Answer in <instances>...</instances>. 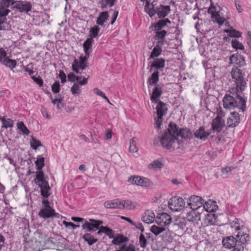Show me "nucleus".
Instances as JSON below:
<instances>
[{
	"instance_id": "nucleus-1",
	"label": "nucleus",
	"mask_w": 251,
	"mask_h": 251,
	"mask_svg": "<svg viewBox=\"0 0 251 251\" xmlns=\"http://www.w3.org/2000/svg\"><path fill=\"white\" fill-rule=\"evenodd\" d=\"M229 224L232 235L223 239L224 247L231 249L232 251H243L244 245L250 239L245 223L240 219L234 218L233 220H230Z\"/></svg>"
},
{
	"instance_id": "nucleus-2",
	"label": "nucleus",
	"mask_w": 251,
	"mask_h": 251,
	"mask_svg": "<svg viewBox=\"0 0 251 251\" xmlns=\"http://www.w3.org/2000/svg\"><path fill=\"white\" fill-rule=\"evenodd\" d=\"M232 96L230 94H226L223 100L224 108L226 109H233L239 107L242 111L245 110L246 106V100L240 95V92L232 93Z\"/></svg>"
},
{
	"instance_id": "nucleus-3",
	"label": "nucleus",
	"mask_w": 251,
	"mask_h": 251,
	"mask_svg": "<svg viewBox=\"0 0 251 251\" xmlns=\"http://www.w3.org/2000/svg\"><path fill=\"white\" fill-rule=\"evenodd\" d=\"M176 125L173 122L170 123L167 131L162 135L160 142L163 147L167 149L172 147L175 148L176 143L179 145V141L177 140Z\"/></svg>"
},
{
	"instance_id": "nucleus-4",
	"label": "nucleus",
	"mask_w": 251,
	"mask_h": 251,
	"mask_svg": "<svg viewBox=\"0 0 251 251\" xmlns=\"http://www.w3.org/2000/svg\"><path fill=\"white\" fill-rule=\"evenodd\" d=\"M231 75L235 83L236 87L230 88V91L232 93H242L247 85V79L245 77L244 72L238 67H233L231 71Z\"/></svg>"
},
{
	"instance_id": "nucleus-5",
	"label": "nucleus",
	"mask_w": 251,
	"mask_h": 251,
	"mask_svg": "<svg viewBox=\"0 0 251 251\" xmlns=\"http://www.w3.org/2000/svg\"><path fill=\"white\" fill-rule=\"evenodd\" d=\"M172 221L171 216L166 213H161L157 215L155 222L158 226L153 225L151 228V231L157 236L166 230L165 226H168Z\"/></svg>"
},
{
	"instance_id": "nucleus-6",
	"label": "nucleus",
	"mask_w": 251,
	"mask_h": 251,
	"mask_svg": "<svg viewBox=\"0 0 251 251\" xmlns=\"http://www.w3.org/2000/svg\"><path fill=\"white\" fill-rule=\"evenodd\" d=\"M112 243L115 245L121 246L116 251H136L135 247L133 244H126L125 243L128 241V238L123 235L118 234L116 237L112 238Z\"/></svg>"
},
{
	"instance_id": "nucleus-7",
	"label": "nucleus",
	"mask_w": 251,
	"mask_h": 251,
	"mask_svg": "<svg viewBox=\"0 0 251 251\" xmlns=\"http://www.w3.org/2000/svg\"><path fill=\"white\" fill-rule=\"evenodd\" d=\"M157 116L154 117V125L158 129H160L163 121V116H164L168 110L166 103L159 101L156 107Z\"/></svg>"
},
{
	"instance_id": "nucleus-8",
	"label": "nucleus",
	"mask_w": 251,
	"mask_h": 251,
	"mask_svg": "<svg viewBox=\"0 0 251 251\" xmlns=\"http://www.w3.org/2000/svg\"><path fill=\"white\" fill-rule=\"evenodd\" d=\"M168 204L171 210L174 211H178L184 208L185 202L182 198L175 196L170 200Z\"/></svg>"
},
{
	"instance_id": "nucleus-9",
	"label": "nucleus",
	"mask_w": 251,
	"mask_h": 251,
	"mask_svg": "<svg viewBox=\"0 0 251 251\" xmlns=\"http://www.w3.org/2000/svg\"><path fill=\"white\" fill-rule=\"evenodd\" d=\"M128 181L132 184L142 187H150L152 184V182L148 178L138 176H132L129 177Z\"/></svg>"
},
{
	"instance_id": "nucleus-10",
	"label": "nucleus",
	"mask_w": 251,
	"mask_h": 251,
	"mask_svg": "<svg viewBox=\"0 0 251 251\" xmlns=\"http://www.w3.org/2000/svg\"><path fill=\"white\" fill-rule=\"evenodd\" d=\"M204 202V200L201 197L193 195L189 197L187 201V206L190 207L192 210H196L201 208Z\"/></svg>"
},
{
	"instance_id": "nucleus-11",
	"label": "nucleus",
	"mask_w": 251,
	"mask_h": 251,
	"mask_svg": "<svg viewBox=\"0 0 251 251\" xmlns=\"http://www.w3.org/2000/svg\"><path fill=\"white\" fill-rule=\"evenodd\" d=\"M89 220L90 222L86 221L82 226V229H86L87 231H96L99 228V226L102 224V221L100 220L93 219H89Z\"/></svg>"
},
{
	"instance_id": "nucleus-12",
	"label": "nucleus",
	"mask_w": 251,
	"mask_h": 251,
	"mask_svg": "<svg viewBox=\"0 0 251 251\" xmlns=\"http://www.w3.org/2000/svg\"><path fill=\"white\" fill-rule=\"evenodd\" d=\"M240 123V118L237 112H232L226 120V126L228 127H235Z\"/></svg>"
},
{
	"instance_id": "nucleus-13",
	"label": "nucleus",
	"mask_w": 251,
	"mask_h": 251,
	"mask_svg": "<svg viewBox=\"0 0 251 251\" xmlns=\"http://www.w3.org/2000/svg\"><path fill=\"white\" fill-rule=\"evenodd\" d=\"M14 7L20 12L27 13L31 11L32 4L30 2L16 1H14Z\"/></svg>"
},
{
	"instance_id": "nucleus-14",
	"label": "nucleus",
	"mask_w": 251,
	"mask_h": 251,
	"mask_svg": "<svg viewBox=\"0 0 251 251\" xmlns=\"http://www.w3.org/2000/svg\"><path fill=\"white\" fill-rule=\"evenodd\" d=\"M225 126V122L219 117H216L213 120L211 127L214 131L219 132Z\"/></svg>"
},
{
	"instance_id": "nucleus-15",
	"label": "nucleus",
	"mask_w": 251,
	"mask_h": 251,
	"mask_svg": "<svg viewBox=\"0 0 251 251\" xmlns=\"http://www.w3.org/2000/svg\"><path fill=\"white\" fill-rule=\"evenodd\" d=\"M37 185L39 186L41 189V195L44 198H47L50 195L49 191L50 190L49 183L46 179L40 181L38 183H36Z\"/></svg>"
},
{
	"instance_id": "nucleus-16",
	"label": "nucleus",
	"mask_w": 251,
	"mask_h": 251,
	"mask_svg": "<svg viewBox=\"0 0 251 251\" xmlns=\"http://www.w3.org/2000/svg\"><path fill=\"white\" fill-rule=\"evenodd\" d=\"M162 94V88L160 85H156L153 89L151 96V100L152 102L157 103Z\"/></svg>"
},
{
	"instance_id": "nucleus-17",
	"label": "nucleus",
	"mask_w": 251,
	"mask_h": 251,
	"mask_svg": "<svg viewBox=\"0 0 251 251\" xmlns=\"http://www.w3.org/2000/svg\"><path fill=\"white\" fill-rule=\"evenodd\" d=\"M39 215L40 217L47 219L52 217H57L58 214L56 213L54 210L52 208H50V209L42 208L39 212Z\"/></svg>"
},
{
	"instance_id": "nucleus-18",
	"label": "nucleus",
	"mask_w": 251,
	"mask_h": 251,
	"mask_svg": "<svg viewBox=\"0 0 251 251\" xmlns=\"http://www.w3.org/2000/svg\"><path fill=\"white\" fill-rule=\"evenodd\" d=\"M210 132L209 130H206L204 126H201L194 132V136L196 138L202 140H205L209 135Z\"/></svg>"
},
{
	"instance_id": "nucleus-19",
	"label": "nucleus",
	"mask_w": 251,
	"mask_h": 251,
	"mask_svg": "<svg viewBox=\"0 0 251 251\" xmlns=\"http://www.w3.org/2000/svg\"><path fill=\"white\" fill-rule=\"evenodd\" d=\"M9 10L1 5L0 7V30L4 29L7 23L5 22V16L9 12Z\"/></svg>"
},
{
	"instance_id": "nucleus-20",
	"label": "nucleus",
	"mask_w": 251,
	"mask_h": 251,
	"mask_svg": "<svg viewBox=\"0 0 251 251\" xmlns=\"http://www.w3.org/2000/svg\"><path fill=\"white\" fill-rule=\"evenodd\" d=\"M171 11L170 6H164L160 4L158 7L156 8V13L158 17L160 18H164L167 16Z\"/></svg>"
},
{
	"instance_id": "nucleus-21",
	"label": "nucleus",
	"mask_w": 251,
	"mask_h": 251,
	"mask_svg": "<svg viewBox=\"0 0 251 251\" xmlns=\"http://www.w3.org/2000/svg\"><path fill=\"white\" fill-rule=\"evenodd\" d=\"M104 206L106 208L122 209V200L115 199L107 201L104 203Z\"/></svg>"
},
{
	"instance_id": "nucleus-22",
	"label": "nucleus",
	"mask_w": 251,
	"mask_h": 251,
	"mask_svg": "<svg viewBox=\"0 0 251 251\" xmlns=\"http://www.w3.org/2000/svg\"><path fill=\"white\" fill-rule=\"evenodd\" d=\"M165 60L162 58H158L155 59L151 65L150 72H151L152 69H154L156 71L162 70L165 67Z\"/></svg>"
},
{
	"instance_id": "nucleus-23",
	"label": "nucleus",
	"mask_w": 251,
	"mask_h": 251,
	"mask_svg": "<svg viewBox=\"0 0 251 251\" xmlns=\"http://www.w3.org/2000/svg\"><path fill=\"white\" fill-rule=\"evenodd\" d=\"M178 127L176 125V133L177 134V138L178 136L184 139H190L192 137V133L190 129L185 127L180 128L179 130H178Z\"/></svg>"
},
{
	"instance_id": "nucleus-24",
	"label": "nucleus",
	"mask_w": 251,
	"mask_h": 251,
	"mask_svg": "<svg viewBox=\"0 0 251 251\" xmlns=\"http://www.w3.org/2000/svg\"><path fill=\"white\" fill-rule=\"evenodd\" d=\"M186 219L190 222L197 223L201 220V214L198 211L192 210L187 213Z\"/></svg>"
},
{
	"instance_id": "nucleus-25",
	"label": "nucleus",
	"mask_w": 251,
	"mask_h": 251,
	"mask_svg": "<svg viewBox=\"0 0 251 251\" xmlns=\"http://www.w3.org/2000/svg\"><path fill=\"white\" fill-rule=\"evenodd\" d=\"M155 218V214L152 211L148 210H146L142 216V221L147 224L152 223Z\"/></svg>"
},
{
	"instance_id": "nucleus-26",
	"label": "nucleus",
	"mask_w": 251,
	"mask_h": 251,
	"mask_svg": "<svg viewBox=\"0 0 251 251\" xmlns=\"http://www.w3.org/2000/svg\"><path fill=\"white\" fill-rule=\"evenodd\" d=\"M230 62L239 66H242L245 64V60L242 55L239 54H232L229 58Z\"/></svg>"
},
{
	"instance_id": "nucleus-27",
	"label": "nucleus",
	"mask_w": 251,
	"mask_h": 251,
	"mask_svg": "<svg viewBox=\"0 0 251 251\" xmlns=\"http://www.w3.org/2000/svg\"><path fill=\"white\" fill-rule=\"evenodd\" d=\"M138 203L129 200H122V209L134 210L139 206Z\"/></svg>"
},
{
	"instance_id": "nucleus-28",
	"label": "nucleus",
	"mask_w": 251,
	"mask_h": 251,
	"mask_svg": "<svg viewBox=\"0 0 251 251\" xmlns=\"http://www.w3.org/2000/svg\"><path fill=\"white\" fill-rule=\"evenodd\" d=\"M87 67V63L80 64L78 60L75 58L72 64V70L76 74H81L79 70H83Z\"/></svg>"
},
{
	"instance_id": "nucleus-29",
	"label": "nucleus",
	"mask_w": 251,
	"mask_h": 251,
	"mask_svg": "<svg viewBox=\"0 0 251 251\" xmlns=\"http://www.w3.org/2000/svg\"><path fill=\"white\" fill-rule=\"evenodd\" d=\"M159 80V72L158 71L154 72L151 77L148 78L147 83L148 85H156Z\"/></svg>"
},
{
	"instance_id": "nucleus-30",
	"label": "nucleus",
	"mask_w": 251,
	"mask_h": 251,
	"mask_svg": "<svg viewBox=\"0 0 251 251\" xmlns=\"http://www.w3.org/2000/svg\"><path fill=\"white\" fill-rule=\"evenodd\" d=\"M109 17L107 12L104 11L101 12L99 16L97 18L96 23L97 25L102 26L104 23L106 21Z\"/></svg>"
},
{
	"instance_id": "nucleus-31",
	"label": "nucleus",
	"mask_w": 251,
	"mask_h": 251,
	"mask_svg": "<svg viewBox=\"0 0 251 251\" xmlns=\"http://www.w3.org/2000/svg\"><path fill=\"white\" fill-rule=\"evenodd\" d=\"M93 40L92 38H88L83 43V47L85 53H89L91 51L92 42Z\"/></svg>"
},
{
	"instance_id": "nucleus-32",
	"label": "nucleus",
	"mask_w": 251,
	"mask_h": 251,
	"mask_svg": "<svg viewBox=\"0 0 251 251\" xmlns=\"http://www.w3.org/2000/svg\"><path fill=\"white\" fill-rule=\"evenodd\" d=\"M145 11L151 17H152L155 14L156 8L154 9L153 5L150 4V1H147L145 6Z\"/></svg>"
},
{
	"instance_id": "nucleus-33",
	"label": "nucleus",
	"mask_w": 251,
	"mask_h": 251,
	"mask_svg": "<svg viewBox=\"0 0 251 251\" xmlns=\"http://www.w3.org/2000/svg\"><path fill=\"white\" fill-rule=\"evenodd\" d=\"M1 64L12 69L16 67L17 62L15 60L9 59L7 56L4 58V60Z\"/></svg>"
},
{
	"instance_id": "nucleus-34",
	"label": "nucleus",
	"mask_w": 251,
	"mask_h": 251,
	"mask_svg": "<svg viewBox=\"0 0 251 251\" xmlns=\"http://www.w3.org/2000/svg\"><path fill=\"white\" fill-rule=\"evenodd\" d=\"M83 239L85 240V241L87 242L90 246L95 244L98 241L97 239L95 238L90 233L84 234L83 236Z\"/></svg>"
},
{
	"instance_id": "nucleus-35",
	"label": "nucleus",
	"mask_w": 251,
	"mask_h": 251,
	"mask_svg": "<svg viewBox=\"0 0 251 251\" xmlns=\"http://www.w3.org/2000/svg\"><path fill=\"white\" fill-rule=\"evenodd\" d=\"M157 31L156 32V34H155V37L157 39L162 40H160V41H158V45H162L163 42V39L165 37V36L166 35L167 32L164 30H163L161 31H159V30H157Z\"/></svg>"
},
{
	"instance_id": "nucleus-36",
	"label": "nucleus",
	"mask_w": 251,
	"mask_h": 251,
	"mask_svg": "<svg viewBox=\"0 0 251 251\" xmlns=\"http://www.w3.org/2000/svg\"><path fill=\"white\" fill-rule=\"evenodd\" d=\"M0 120L2 122V127L5 128L11 127L13 126V121L9 118H0Z\"/></svg>"
},
{
	"instance_id": "nucleus-37",
	"label": "nucleus",
	"mask_w": 251,
	"mask_h": 251,
	"mask_svg": "<svg viewBox=\"0 0 251 251\" xmlns=\"http://www.w3.org/2000/svg\"><path fill=\"white\" fill-rule=\"evenodd\" d=\"M137 139L136 138H133L130 141V146L129 148V151L130 152H136L138 150V148L137 147Z\"/></svg>"
},
{
	"instance_id": "nucleus-38",
	"label": "nucleus",
	"mask_w": 251,
	"mask_h": 251,
	"mask_svg": "<svg viewBox=\"0 0 251 251\" xmlns=\"http://www.w3.org/2000/svg\"><path fill=\"white\" fill-rule=\"evenodd\" d=\"M159 45L158 44V46L153 48L150 56V58H154L158 57L161 54L162 49L161 47H159Z\"/></svg>"
},
{
	"instance_id": "nucleus-39",
	"label": "nucleus",
	"mask_w": 251,
	"mask_h": 251,
	"mask_svg": "<svg viewBox=\"0 0 251 251\" xmlns=\"http://www.w3.org/2000/svg\"><path fill=\"white\" fill-rule=\"evenodd\" d=\"M100 31V28L97 25H95L94 26L91 27L89 31V35L90 36V38H92L93 39V38L96 37L98 36Z\"/></svg>"
},
{
	"instance_id": "nucleus-40",
	"label": "nucleus",
	"mask_w": 251,
	"mask_h": 251,
	"mask_svg": "<svg viewBox=\"0 0 251 251\" xmlns=\"http://www.w3.org/2000/svg\"><path fill=\"white\" fill-rule=\"evenodd\" d=\"M30 144L31 147L34 150H36L39 147L42 146L41 142L33 137H31V138L30 140Z\"/></svg>"
},
{
	"instance_id": "nucleus-41",
	"label": "nucleus",
	"mask_w": 251,
	"mask_h": 251,
	"mask_svg": "<svg viewBox=\"0 0 251 251\" xmlns=\"http://www.w3.org/2000/svg\"><path fill=\"white\" fill-rule=\"evenodd\" d=\"M45 179H46L43 172L41 170L37 171L36 178L34 180L35 183L43 181Z\"/></svg>"
},
{
	"instance_id": "nucleus-42",
	"label": "nucleus",
	"mask_w": 251,
	"mask_h": 251,
	"mask_svg": "<svg viewBox=\"0 0 251 251\" xmlns=\"http://www.w3.org/2000/svg\"><path fill=\"white\" fill-rule=\"evenodd\" d=\"M17 126L18 128L23 132V134H25L26 135L29 134V130L27 128V127L25 126L24 123L23 122H18L17 123Z\"/></svg>"
},
{
	"instance_id": "nucleus-43",
	"label": "nucleus",
	"mask_w": 251,
	"mask_h": 251,
	"mask_svg": "<svg viewBox=\"0 0 251 251\" xmlns=\"http://www.w3.org/2000/svg\"><path fill=\"white\" fill-rule=\"evenodd\" d=\"M162 166V164L161 162L158 160H155L149 165L148 168L150 169H155L157 168H161Z\"/></svg>"
},
{
	"instance_id": "nucleus-44",
	"label": "nucleus",
	"mask_w": 251,
	"mask_h": 251,
	"mask_svg": "<svg viewBox=\"0 0 251 251\" xmlns=\"http://www.w3.org/2000/svg\"><path fill=\"white\" fill-rule=\"evenodd\" d=\"M225 32L228 33L229 36L231 37H239L241 36L240 32L234 29H226Z\"/></svg>"
},
{
	"instance_id": "nucleus-45",
	"label": "nucleus",
	"mask_w": 251,
	"mask_h": 251,
	"mask_svg": "<svg viewBox=\"0 0 251 251\" xmlns=\"http://www.w3.org/2000/svg\"><path fill=\"white\" fill-rule=\"evenodd\" d=\"M102 229L103 233L108 236L109 238H114V231L112 229L104 226H103Z\"/></svg>"
},
{
	"instance_id": "nucleus-46",
	"label": "nucleus",
	"mask_w": 251,
	"mask_h": 251,
	"mask_svg": "<svg viewBox=\"0 0 251 251\" xmlns=\"http://www.w3.org/2000/svg\"><path fill=\"white\" fill-rule=\"evenodd\" d=\"M35 164L37 167L38 170H41L44 166V158L43 157L37 158L35 161Z\"/></svg>"
},
{
	"instance_id": "nucleus-47",
	"label": "nucleus",
	"mask_w": 251,
	"mask_h": 251,
	"mask_svg": "<svg viewBox=\"0 0 251 251\" xmlns=\"http://www.w3.org/2000/svg\"><path fill=\"white\" fill-rule=\"evenodd\" d=\"M82 75L76 76L74 73H70L68 75V79L69 81L74 82L76 80L82 79Z\"/></svg>"
},
{
	"instance_id": "nucleus-48",
	"label": "nucleus",
	"mask_w": 251,
	"mask_h": 251,
	"mask_svg": "<svg viewBox=\"0 0 251 251\" xmlns=\"http://www.w3.org/2000/svg\"><path fill=\"white\" fill-rule=\"evenodd\" d=\"M231 45L232 47L234 49L240 50L244 49V46L236 39H234L232 41Z\"/></svg>"
},
{
	"instance_id": "nucleus-49",
	"label": "nucleus",
	"mask_w": 251,
	"mask_h": 251,
	"mask_svg": "<svg viewBox=\"0 0 251 251\" xmlns=\"http://www.w3.org/2000/svg\"><path fill=\"white\" fill-rule=\"evenodd\" d=\"M175 225L180 228H183L186 226V220L184 218H179L176 220Z\"/></svg>"
},
{
	"instance_id": "nucleus-50",
	"label": "nucleus",
	"mask_w": 251,
	"mask_h": 251,
	"mask_svg": "<svg viewBox=\"0 0 251 251\" xmlns=\"http://www.w3.org/2000/svg\"><path fill=\"white\" fill-rule=\"evenodd\" d=\"M140 246L141 248H145L147 246V240L143 234H141L139 237Z\"/></svg>"
},
{
	"instance_id": "nucleus-51",
	"label": "nucleus",
	"mask_w": 251,
	"mask_h": 251,
	"mask_svg": "<svg viewBox=\"0 0 251 251\" xmlns=\"http://www.w3.org/2000/svg\"><path fill=\"white\" fill-rule=\"evenodd\" d=\"M166 25L165 21L163 20H159L154 25V28L156 30H160L163 27Z\"/></svg>"
},
{
	"instance_id": "nucleus-52",
	"label": "nucleus",
	"mask_w": 251,
	"mask_h": 251,
	"mask_svg": "<svg viewBox=\"0 0 251 251\" xmlns=\"http://www.w3.org/2000/svg\"><path fill=\"white\" fill-rule=\"evenodd\" d=\"M89 77V76L87 75L84 76H82V79L76 80V81H77V83L76 84H78V85H85L87 84Z\"/></svg>"
},
{
	"instance_id": "nucleus-53",
	"label": "nucleus",
	"mask_w": 251,
	"mask_h": 251,
	"mask_svg": "<svg viewBox=\"0 0 251 251\" xmlns=\"http://www.w3.org/2000/svg\"><path fill=\"white\" fill-rule=\"evenodd\" d=\"M71 92L73 94H79L81 92V89L78 84L75 83L71 88Z\"/></svg>"
},
{
	"instance_id": "nucleus-54",
	"label": "nucleus",
	"mask_w": 251,
	"mask_h": 251,
	"mask_svg": "<svg viewBox=\"0 0 251 251\" xmlns=\"http://www.w3.org/2000/svg\"><path fill=\"white\" fill-rule=\"evenodd\" d=\"M233 168L231 167H226L222 170V175L224 177H226L229 173L231 172Z\"/></svg>"
},
{
	"instance_id": "nucleus-55",
	"label": "nucleus",
	"mask_w": 251,
	"mask_h": 251,
	"mask_svg": "<svg viewBox=\"0 0 251 251\" xmlns=\"http://www.w3.org/2000/svg\"><path fill=\"white\" fill-rule=\"evenodd\" d=\"M216 113L217 114L216 117H219V118L222 119V118L225 116V112L223 111L222 108L220 106L217 107Z\"/></svg>"
},
{
	"instance_id": "nucleus-56",
	"label": "nucleus",
	"mask_w": 251,
	"mask_h": 251,
	"mask_svg": "<svg viewBox=\"0 0 251 251\" xmlns=\"http://www.w3.org/2000/svg\"><path fill=\"white\" fill-rule=\"evenodd\" d=\"M93 92L96 95L101 97L102 98L106 100H108V98L105 95V94L103 92H102L98 88H94L93 89Z\"/></svg>"
},
{
	"instance_id": "nucleus-57",
	"label": "nucleus",
	"mask_w": 251,
	"mask_h": 251,
	"mask_svg": "<svg viewBox=\"0 0 251 251\" xmlns=\"http://www.w3.org/2000/svg\"><path fill=\"white\" fill-rule=\"evenodd\" d=\"M52 91L54 93H57L60 91V84L58 81H55L51 86Z\"/></svg>"
},
{
	"instance_id": "nucleus-58",
	"label": "nucleus",
	"mask_w": 251,
	"mask_h": 251,
	"mask_svg": "<svg viewBox=\"0 0 251 251\" xmlns=\"http://www.w3.org/2000/svg\"><path fill=\"white\" fill-rule=\"evenodd\" d=\"M212 8V6H211L208 10V13L209 14H211V18H212L213 21L214 22V20H216V19L218 18L219 15H220L218 12L216 11H211V9Z\"/></svg>"
},
{
	"instance_id": "nucleus-59",
	"label": "nucleus",
	"mask_w": 251,
	"mask_h": 251,
	"mask_svg": "<svg viewBox=\"0 0 251 251\" xmlns=\"http://www.w3.org/2000/svg\"><path fill=\"white\" fill-rule=\"evenodd\" d=\"M6 57L7 53L2 48L0 47V63H1L4 61V58Z\"/></svg>"
},
{
	"instance_id": "nucleus-60",
	"label": "nucleus",
	"mask_w": 251,
	"mask_h": 251,
	"mask_svg": "<svg viewBox=\"0 0 251 251\" xmlns=\"http://www.w3.org/2000/svg\"><path fill=\"white\" fill-rule=\"evenodd\" d=\"M31 78L33 80V81L37 83L39 86H42L43 85V81L40 76H38V77H36L34 76H32Z\"/></svg>"
},
{
	"instance_id": "nucleus-61",
	"label": "nucleus",
	"mask_w": 251,
	"mask_h": 251,
	"mask_svg": "<svg viewBox=\"0 0 251 251\" xmlns=\"http://www.w3.org/2000/svg\"><path fill=\"white\" fill-rule=\"evenodd\" d=\"M212 201H206L203 204V208L208 212H210L213 210L212 208H211L209 205H211Z\"/></svg>"
},
{
	"instance_id": "nucleus-62",
	"label": "nucleus",
	"mask_w": 251,
	"mask_h": 251,
	"mask_svg": "<svg viewBox=\"0 0 251 251\" xmlns=\"http://www.w3.org/2000/svg\"><path fill=\"white\" fill-rule=\"evenodd\" d=\"M89 53H85L84 56L81 55L79 57V60L78 62H80V64L86 63V61H87L88 58L89 57Z\"/></svg>"
},
{
	"instance_id": "nucleus-63",
	"label": "nucleus",
	"mask_w": 251,
	"mask_h": 251,
	"mask_svg": "<svg viewBox=\"0 0 251 251\" xmlns=\"http://www.w3.org/2000/svg\"><path fill=\"white\" fill-rule=\"evenodd\" d=\"M59 76L61 79L62 83H64L66 80V75L63 71H60L59 72Z\"/></svg>"
},
{
	"instance_id": "nucleus-64",
	"label": "nucleus",
	"mask_w": 251,
	"mask_h": 251,
	"mask_svg": "<svg viewBox=\"0 0 251 251\" xmlns=\"http://www.w3.org/2000/svg\"><path fill=\"white\" fill-rule=\"evenodd\" d=\"M225 21V18L221 17V16L219 15L218 18L216 19V20H214V22H216L219 25H222L224 24Z\"/></svg>"
}]
</instances>
